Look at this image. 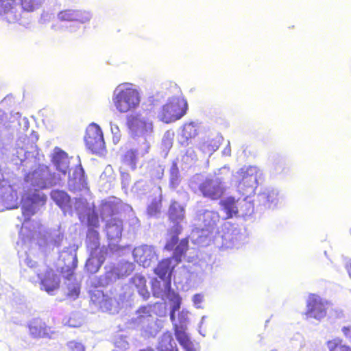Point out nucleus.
<instances>
[{
  "mask_svg": "<svg viewBox=\"0 0 351 351\" xmlns=\"http://www.w3.org/2000/svg\"><path fill=\"white\" fill-rule=\"evenodd\" d=\"M159 351H178L176 344L170 333H164L158 343Z\"/></svg>",
  "mask_w": 351,
  "mask_h": 351,
  "instance_id": "5701e85b",
  "label": "nucleus"
},
{
  "mask_svg": "<svg viewBox=\"0 0 351 351\" xmlns=\"http://www.w3.org/2000/svg\"><path fill=\"white\" fill-rule=\"evenodd\" d=\"M112 101L116 109L121 113H125L139 105L140 97L135 88L120 86L114 90Z\"/></svg>",
  "mask_w": 351,
  "mask_h": 351,
  "instance_id": "f03ea898",
  "label": "nucleus"
},
{
  "mask_svg": "<svg viewBox=\"0 0 351 351\" xmlns=\"http://www.w3.org/2000/svg\"><path fill=\"white\" fill-rule=\"evenodd\" d=\"M28 328L29 334L34 338H51V335L54 333L51 327H48L42 319L38 318L32 321Z\"/></svg>",
  "mask_w": 351,
  "mask_h": 351,
  "instance_id": "9d476101",
  "label": "nucleus"
},
{
  "mask_svg": "<svg viewBox=\"0 0 351 351\" xmlns=\"http://www.w3.org/2000/svg\"><path fill=\"white\" fill-rule=\"evenodd\" d=\"M169 300L172 302L171 309L178 311L180 308L182 298L179 294L173 292L169 298Z\"/></svg>",
  "mask_w": 351,
  "mask_h": 351,
  "instance_id": "f704fd0d",
  "label": "nucleus"
},
{
  "mask_svg": "<svg viewBox=\"0 0 351 351\" xmlns=\"http://www.w3.org/2000/svg\"><path fill=\"white\" fill-rule=\"evenodd\" d=\"M346 270H347L350 277H351V263L347 264V265H346Z\"/></svg>",
  "mask_w": 351,
  "mask_h": 351,
  "instance_id": "37998d69",
  "label": "nucleus"
},
{
  "mask_svg": "<svg viewBox=\"0 0 351 351\" xmlns=\"http://www.w3.org/2000/svg\"><path fill=\"white\" fill-rule=\"evenodd\" d=\"M161 208L162 201L160 199H155L149 205L147 212L150 215H156L160 212Z\"/></svg>",
  "mask_w": 351,
  "mask_h": 351,
  "instance_id": "473e14b6",
  "label": "nucleus"
},
{
  "mask_svg": "<svg viewBox=\"0 0 351 351\" xmlns=\"http://www.w3.org/2000/svg\"><path fill=\"white\" fill-rule=\"evenodd\" d=\"M127 125L133 130H139L142 133H150L153 131V123L140 119L138 115L131 114L127 117Z\"/></svg>",
  "mask_w": 351,
  "mask_h": 351,
  "instance_id": "f8f14e48",
  "label": "nucleus"
},
{
  "mask_svg": "<svg viewBox=\"0 0 351 351\" xmlns=\"http://www.w3.org/2000/svg\"><path fill=\"white\" fill-rule=\"evenodd\" d=\"M102 263L103 261L91 256L86 260L85 269L90 274H95L99 270Z\"/></svg>",
  "mask_w": 351,
  "mask_h": 351,
  "instance_id": "c756f323",
  "label": "nucleus"
},
{
  "mask_svg": "<svg viewBox=\"0 0 351 351\" xmlns=\"http://www.w3.org/2000/svg\"><path fill=\"white\" fill-rule=\"evenodd\" d=\"M64 265L61 267L60 272L63 274L68 289L67 296L76 299L80 293V285L77 281L74 274L77 267L78 261L77 251L75 250L65 251L62 256Z\"/></svg>",
  "mask_w": 351,
  "mask_h": 351,
  "instance_id": "f257e3e1",
  "label": "nucleus"
},
{
  "mask_svg": "<svg viewBox=\"0 0 351 351\" xmlns=\"http://www.w3.org/2000/svg\"><path fill=\"white\" fill-rule=\"evenodd\" d=\"M198 189L204 198L213 201L220 199L226 189L218 179L206 178L198 186Z\"/></svg>",
  "mask_w": 351,
  "mask_h": 351,
  "instance_id": "39448f33",
  "label": "nucleus"
},
{
  "mask_svg": "<svg viewBox=\"0 0 351 351\" xmlns=\"http://www.w3.org/2000/svg\"><path fill=\"white\" fill-rule=\"evenodd\" d=\"M342 332L346 337L351 338V326L343 327Z\"/></svg>",
  "mask_w": 351,
  "mask_h": 351,
  "instance_id": "a19ab883",
  "label": "nucleus"
},
{
  "mask_svg": "<svg viewBox=\"0 0 351 351\" xmlns=\"http://www.w3.org/2000/svg\"><path fill=\"white\" fill-rule=\"evenodd\" d=\"M148 149H149V147L147 146V147L146 148L145 151V154L147 153L148 152Z\"/></svg>",
  "mask_w": 351,
  "mask_h": 351,
  "instance_id": "de8ad7c7",
  "label": "nucleus"
},
{
  "mask_svg": "<svg viewBox=\"0 0 351 351\" xmlns=\"http://www.w3.org/2000/svg\"><path fill=\"white\" fill-rule=\"evenodd\" d=\"M211 214H213V212H210V211H208V210H205L204 213H203V216L204 217H206V216H210Z\"/></svg>",
  "mask_w": 351,
  "mask_h": 351,
  "instance_id": "c03bdc74",
  "label": "nucleus"
},
{
  "mask_svg": "<svg viewBox=\"0 0 351 351\" xmlns=\"http://www.w3.org/2000/svg\"><path fill=\"white\" fill-rule=\"evenodd\" d=\"M86 247L91 251L97 250L100 247V237L97 230L88 228L85 241Z\"/></svg>",
  "mask_w": 351,
  "mask_h": 351,
  "instance_id": "4be33fe9",
  "label": "nucleus"
},
{
  "mask_svg": "<svg viewBox=\"0 0 351 351\" xmlns=\"http://www.w3.org/2000/svg\"><path fill=\"white\" fill-rule=\"evenodd\" d=\"M27 178L31 180L32 184L41 189L46 187L45 178L43 172L40 170H35L27 175Z\"/></svg>",
  "mask_w": 351,
  "mask_h": 351,
  "instance_id": "cd10ccee",
  "label": "nucleus"
},
{
  "mask_svg": "<svg viewBox=\"0 0 351 351\" xmlns=\"http://www.w3.org/2000/svg\"><path fill=\"white\" fill-rule=\"evenodd\" d=\"M18 0H0V14L8 15L16 12Z\"/></svg>",
  "mask_w": 351,
  "mask_h": 351,
  "instance_id": "a878e982",
  "label": "nucleus"
},
{
  "mask_svg": "<svg viewBox=\"0 0 351 351\" xmlns=\"http://www.w3.org/2000/svg\"><path fill=\"white\" fill-rule=\"evenodd\" d=\"M122 160L125 164L130 166L132 169H135L138 161L137 151L133 149H128L123 156Z\"/></svg>",
  "mask_w": 351,
  "mask_h": 351,
  "instance_id": "c85d7f7f",
  "label": "nucleus"
},
{
  "mask_svg": "<svg viewBox=\"0 0 351 351\" xmlns=\"http://www.w3.org/2000/svg\"><path fill=\"white\" fill-rule=\"evenodd\" d=\"M139 351H155V350L153 348H150V347H147L145 348H143V349L139 350Z\"/></svg>",
  "mask_w": 351,
  "mask_h": 351,
  "instance_id": "a18cd8bd",
  "label": "nucleus"
},
{
  "mask_svg": "<svg viewBox=\"0 0 351 351\" xmlns=\"http://www.w3.org/2000/svg\"><path fill=\"white\" fill-rule=\"evenodd\" d=\"M60 284V280L52 268L47 269L40 280L41 289L49 294H52L54 291L58 289Z\"/></svg>",
  "mask_w": 351,
  "mask_h": 351,
  "instance_id": "9b49d317",
  "label": "nucleus"
},
{
  "mask_svg": "<svg viewBox=\"0 0 351 351\" xmlns=\"http://www.w3.org/2000/svg\"><path fill=\"white\" fill-rule=\"evenodd\" d=\"M133 256L136 263L143 267H148L155 258L156 253L151 246L141 245L134 248Z\"/></svg>",
  "mask_w": 351,
  "mask_h": 351,
  "instance_id": "6e6552de",
  "label": "nucleus"
},
{
  "mask_svg": "<svg viewBox=\"0 0 351 351\" xmlns=\"http://www.w3.org/2000/svg\"><path fill=\"white\" fill-rule=\"evenodd\" d=\"M132 282L135 285L136 287L138 289V291L141 294L144 295L145 293H148L146 289L147 280L145 277L139 275H136L132 278Z\"/></svg>",
  "mask_w": 351,
  "mask_h": 351,
  "instance_id": "7c9ffc66",
  "label": "nucleus"
},
{
  "mask_svg": "<svg viewBox=\"0 0 351 351\" xmlns=\"http://www.w3.org/2000/svg\"><path fill=\"white\" fill-rule=\"evenodd\" d=\"M22 9L25 12H33L39 5L38 0H20Z\"/></svg>",
  "mask_w": 351,
  "mask_h": 351,
  "instance_id": "2f4dec72",
  "label": "nucleus"
},
{
  "mask_svg": "<svg viewBox=\"0 0 351 351\" xmlns=\"http://www.w3.org/2000/svg\"><path fill=\"white\" fill-rule=\"evenodd\" d=\"M241 173V179L239 182V188L243 191L248 189L253 191L257 184V176L253 173V169L249 168L246 171H242Z\"/></svg>",
  "mask_w": 351,
  "mask_h": 351,
  "instance_id": "dca6fc26",
  "label": "nucleus"
},
{
  "mask_svg": "<svg viewBox=\"0 0 351 351\" xmlns=\"http://www.w3.org/2000/svg\"><path fill=\"white\" fill-rule=\"evenodd\" d=\"M21 213L23 217L22 225L24 226L31 221V218L36 213V209L32 201L25 202L21 205Z\"/></svg>",
  "mask_w": 351,
  "mask_h": 351,
  "instance_id": "393cba45",
  "label": "nucleus"
},
{
  "mask_svg": "<svg viewBox=\"0 0 351 351\" xmlns=\"http://www.w3.org/2000/svg\"><path fill=\"white\" fill-rule=\"evenodd\" d=\"M51 197L61 209L70 207L71 197L66 192L53 190L51 193Z\"/></svg>",
  "mask_w": 351,
  "mask_h": 351,
  "instance_id": "412c9836",
  "label": "nucleus"
},
{
  "mask_svg": "<svg viewBox=\"0 0 351 351\" xmlns=\"http://www.w3.org/2000/svg\"><path fill=\"white\" fill-rule=\"evenodd\" d=\"M58 19L60 21L85 23L90 20L91 15L85 10L66 9L58 12Z\"/></svg>",
  "mask_w": 351,
  "mask_h": 351,
  "instance_id": "0eeeda50",
  "label": "nucleus"
},
{
  "mask_svg": "<svg viewBox=\"0 0 351 351\" xmlns=\"http://www.w3.org/2000/svg\"><path fill=\"white\" fill-rule=\"evenodd\" d=\"M182 231V227L180 224L179 221L175 222V224L169 230V234L171 236V237L167 241L165 245V250L169 252H171L173 246L178 243L179 239L178 236L181 234Z\"/></svg>",
  "mask_w": 351,
  "mask_h": 351,
  "instance_id": "aec40b11",
  "label": "nucleus"
},
{
  "mask_svg": "<svg viewBox=\"0 0 351 351\" xmlns=\"http://www.w3.org/2000/svg\"><path fill=\"white\" fill-rule=\"evenodd\" d=\"M101 210L102 213H109L110 215H115L118 213L116 205L111 202L104 203L101 205Z\"/></svg>",
  "mask_w": 351,
  "mask_h": 351,
  "instance_id": "e433bc0d",
  "label": "nucleus"
},
{
  "mask_svg": "<svg viewBox=\"0 0 351 351\" xmlns=\"http://www.w3.org/2000/svg\"><path fill=\"white\" fill-rule=\"evenodd\" d=\"M86 147L94 154H102L105 150V142L101 128L96 123H90L84 136Z\"/></svg>",
  "mask_w": 351,
  "mask_h": 351,
  "instance_id": "20e7f679",
  "label": "nucleus"
},
{
  "mask_svg": "<svg viewBox=\"0 0 351 351\" xmlns=\"http://www.w3.org/2000/svg\"><path fill=\"white\" fill-rule=\"evenodd\" d=\"M174 334L176 339L183 347V348H184L186 351H195L194 344L191 341L188 335L186 333L184 328L175 325Z\"/></svg>",
  "mask_w": 351,
  "mask_h": 351,
  "instance_id": "f3484780",
  "label": "nucleus"
},
{
  "mask_svg": "<svg viewBox=\"0 0 351 351\" xmlns=\"http://www.w3.org/2000/svg\"><path fill=\"white\" fill-rule=\"evenodd\" d=\"M168 217L169 220L173 223L183 220L185 217L184 206L177 201L172 200L168 210Z\"/></svg>",
  "mask_w": 351,
  "mask_h": 351,
  "instance_id": "a211bd4d",
  "label": "nucleus"
},
{
  "mask_svg": "<svg viewBox=\"0 0 351 351\" xmlns=\"http://www.w3.org/2000/svg\"><path fill=\"white\" fill-rule=\"evenodd\" d=\"M189 249V239L188 237L182 238L180 240L178 239V243L173 246V248L171 250V251H173L171 258L173 259L176 265H178L182 261Z\"/></svg>",
  "mask_w": 351,
  "mask_h": 351,
  "instance_id": "2eb2a0df",
  "label": "nucleus"
},
{
  "mask_svg": "<svg viewBox=\"0 0 351 351\" xmlns=\"http://www.w3.org/2000/svg\"><path fill=\"white\" fill-rule=\"evenodd\" d=\"M177 311H173V309L171 310L170 312V319L171 322H174L176 319V312Z\"/></svg>",
  "mask_w": 351,
  "mask_h": 351,
  "instance_id": "79ce46f5",
  "label": "nucleus"
},
{
  "mask_svg": "<svg viewBox=\"0 0 351 351\" xmlns=\"http://www.w3.org/2000/svg\"><path fill=\"white\" fill-rule=\"evenodd\" d=\"M328 351H351V348L340 338L330 339L326 343Z\"/></svg>",
  "mask_w": 351,
  "mask_h": 351,
  "instance_id": "bb28decb",
  "label": "nucleus"
},
{
  "mask_svg": "<svg viewBox=\"0 0 351 351\" xmlns=\"http://www.w3.org/2000/svg\"><path fill=\"white\" fill-rule=\"evenodd\" d=\"M198 134L196 125L192 123H186L183 125L181 137L183 138L182 143H188V142L194 138Z\"/></svg>",
  "mask_w": 351,
  "mask_h": 351,
  "instance_id": "b1692460",
  "label": "nucleus"
},
{
  "mask_svg": "<svg viewBox=\"0 0 351 351\" xmlns=\"http://www.w3.org/2000/svg\"><path fill=\"white\" fill-rule=\"evenodd\" d=\"M66 154L61 150L56 152L53 156L52 161L56 165L58 169H61L60 163L62 160L66 159Z\"/></svg>",
  "mask_w": 351,
  "mask_h": 351,
  "instance_id": "c9c22d12",
  "label": "nucleus"
},
{
  "mask_svg": "<svg viewBox=\"0 0 351 351\" xmlns=\"http://www.w3.org/2000/svg\"><path fill=\"white\" fill-rule=\"evenodd\" d=\"M327 302L323 300L316 294H310L306 302V311L305 314L311 318L321 319L326 317L327 313Z\"/></svg>",
  "mask_w": 351,
  "mask_h": 351,
  "instance_id": "423d86ee",
  "label": "nucleus"
},
{
  "mask_svg": "<svg viewBox=\"0 0 351 351\" xmlns=\"http://www.w3.org/2000/svg\"><path fill=\"white\" fill-rule=\"evenodd\" d=\"M106 231L109 240H119L122 235L123 221L118 218L110 219L106 223Z\"/></svg>",
  "mask_w": 351,
  "mask_h": 351,
  "instance_id": "ddd939ff",
  "label": "nucleus"
},
{
  "mask_svg": "<svg viewBox=\"0 0 351 351\" xmlns=\"http://www.w3.org/2000/svg\"><path fill=\"white\" fill-rule=\"evenodd\" d=\"M187 110L188 104L184 98L173 97L162 106L158 118L163 123H170L180 119Z\"/></svg>",
  "mask_w": 351,
  "mask_h": 351,
  "instance_id": "7ed1b4c3",
  "label": "nucleus"
},
{
  "mask_svg": "<svg viewBox=\"0 0 351 351\" xmlns=\"http://www.w3.org/2000/svg\"><path fill=\"white\" fill-rule=\"evenodd\" d=\"M173 259L171 257H168L160 261L154 269V273L162 280L170 278L171 276L177 265H172Z\"/></svg>",
  "mask_w": 351,
  "mask_h": 351,
  "instance_id": "4468645a",
  "label": "nucleus"
},
{
  "mask_svg": "<svg viewBox=\"0 0 351 351\" xmlns=\"http://www.w3.org/2000/svg\"><path fill=\"white\" fill-rule=\"evenodd\" d=\"M237 202V200L232 196L220 200L219 205L224 210L227 219L232 218L238 214Z\"/></svg>",
  "mask_w": 351,
  "mask_h": 351,
  "instance_id": "6ab92c4d",
  "label": "nucleus"
},
{
  "mask_svg": "<svg viewBox=\"0 0 351 351\" xmlns=\"http://www.w3.org/2000/svg\"><path fill=\"white\" fill-rule=\"evenodd\" d=\"M70 351H84V347L81 343L71 341L67 344Z\"/></svg>",
  "mask_w": 351,
  "mask_h": 351,
  "instance_id": "58836bf2",
  "label": "nucleus"
},
{
  "mask_svg": "<svg viewBox=\"0 0 351 351\" xmlns=\"http://www.w3.org/2000/svg\"><path fill=\"white\" fill-rule=\"evenodd\" d=\"M71 326H73V327L77 326V325H71Z\"/></svg>",
  "mask_w": 351,
  "mask_h": 351,
  "instance_id": "09e8293b",
  "label": "nucleus"
},
{
  "mask_svg": "<svg viewBox=\"0 0 351 351\" xmlns=\"http://www.w3.org/2000/svg\"><path fill=\"white\" fill-rule=\"evenodd\" d=\"M87 224L88 228H99V219L97 213H93L88 215Z\"/></svg>",
  "mask_w": 351,
  "mask_h": 351,
  "instance_id": "72a5a7b5",
  "label": "nucleus"
},
{
  "mask_svg": "<svg viewBox=\"0 0 351 351\" xmlns=\"http://www.w3.org/2000/svg\"><path fill=\"white\" fill-rule=\"evenodd\" d=\"M173 173L175 174V175H174V176H175V178H174V179H175V180H177V173H178V169H177V168H176V169H174V171H173H173H171V175H173Z\"/></svg>",
  "mask_w": 351,
  "mask_h": 351,
  "instance_id": "49530a36",
  "label": "nucleus"
},
{
  "mask_svg": "<svg viewBox=\"0 0 351 351\" xmlns=\"http://www.w3.org/2000/svg\"><path fill=\"white\" fill-rule=\"evenodd\" d=\"M136 312L141 317H150L152 315V306L148 305L141 306Z\"/></svg>",
  "mask_w": 351,
  "mask_h": 351,
  "instance_id": "4c0bfd02",
  "label": "nucleus"
},
{
  "mask_svg": "<svg viewBox=\"0 0 351 351\" xmlns=\"http://www.w3.org/2000/svg\"><path fill=\"white\" fill-rule=\"evenodd\" d=\"M203 301V295L199 293H197L193 297V302L195 304H199Z\"/></svg>",
  "mask_w": 351,
  "mask_h": 351,
  "instance_id": "ea45409f",
  "label": "nucleus"
},
{
  "mask_svg": "<svg viewBox=\"0 0 351 351\" xmlns=\"http://www.w3.org/2000/svg\"><path fill=\"white\" fill-rule=\"evenodd\" d=\"M86 177L82 165L76 166L72 176L69 178L68 185L71 191H81L86 186Z\"/></svg>",
  "mask_w": 351,
  "mask_h": 351,
  "instance_id": "1a4fd4ad",
  "label": "nucleus"
}]
</instances>
